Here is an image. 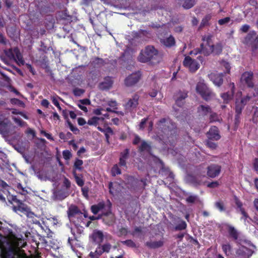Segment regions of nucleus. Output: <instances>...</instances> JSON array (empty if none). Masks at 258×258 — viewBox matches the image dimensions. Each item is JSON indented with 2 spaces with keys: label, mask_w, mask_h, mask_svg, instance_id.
I'll use <instances>...</instances> for the list:
<instances>
[{
  "label": "nucleus",
  "mask_w": 258,
  "mask_h": 258,
  "mask_svg": "<svg viewBox=\"0 0 258 258\" xmlns=\"http://www.w3.org/2000/svg\"><path fill=\"white\" fill-rule=\"evenodd\" d=\"M25 244L24 239L10 233L0 243V258H24L20 248Z\"/></svg>",
  "instance_id": "obj_1"
},
{
  "label": "nucleus",
  "mask_w": 258,
  "mask_h": 258,
  "mask_svg": "<svg viewBox=\"0 0 258 258\" xmlns=\"http://www.w3.org/2000/svg\"><path fill=\"white\" fill-rule=\"evenodd\" d=\"M155 139L166 144L173 145L176 140L175 124L169 118H162L156 124Z\"/></svg>",
  "instance_id": "obj_2"
},
{
  "label": "nucleus",
  "mask_w": 258,
  "mask_h": 258,
  "mask_svg": "<svg viewBox=\"0 0 258 258\" xmlns=\"http://www.w3.org/2000/svg\"><path fill=\"white\" fill-rule=\"evenodd\" d=\"M138 60L141 62H149L154 65L161 61V56L154 46L149 45L146 47L145 49L141 51Z\"/></svg>",
  "instance_id": "obj_3"
},
{
  "label": "nucleus",
  "mask_w": 258,
  "mask_h": 258,
  "mask_svg": "<svg viewBox=\"0 0 258 258\" xmlns=\"http://www.w3.org/2000/svg\"><path fill=\"white\" fill-rule=\"evenodd\" d=\"M202 40L203 42L201 44L200 48L195 49L190 52V54L194 53L195 55L198 53H201L205 56H208L212 53V47H213V42L210 36H204Z\"/></svg>",
  "instance_id": "obj_4"
},
{
  "label": "nucleus",
  "mask_w": 258,
  "mask_h": 258,
  "mask_svg": "<svg viewBox=\"0 0 258 258\" xmlns=\"http://www.w3.org/2000/svg\"><path fill=\"white\" fill-rule=\"evenodd\" d=\"M196 91L205 100L208 101L215 97V94L205 83L204 80H200L197 84Z\"/></svg>",
  "instance_id": "obj_5"
},
{
  "label": "nucleus",
  "mask_w": 258,
  "mask_h": 258,
  "mask_svg": "<svg viewBox=\"0 0 258 258\" xmlns=\"http://www.w3.org/2000/svg\"><path fill=\"white\" fill-rule=\"evenodd\" d=\"M12 208L14 212L23 213L26 215L27 217H31L34 215L30 208L21 200L17 202L14 206H12Z\"/></svg>",
  "instance_id": "obj_6"
},
{
  "label": "nucleus",
  "mask_w": 258,
  "mask_h": 258,
  "mask_svg": "<svg viewBox=\"0 0 258 258\" xmlns=\"http://www.w3.org/2000/svg\"><path fill=\"white\" fill-rule=\"evenodd\" d=\"M242 43L251 47L253 51L256 50L258 46V38L256 36V33L254 31L250 32L243 39Z\"/></svg>",
  "instance_id": "obj_7"
},
{
  "label": "nucleus",
  "mask_w": 258,
  "mask_h": 258,
  "mask_svg": "<svg viewBox=\"0 0 258 258\" xmlns=\"http://www.w3.org/2000/svg\"><path fill=\"white\" fill-rule=\"evenodd\" d=\"M0 134L5 138H8L12 134L10 121L2 114H0Z\"/></svg>",
  "instance_id": "obj_8"
},
{
  "label": "nucleus",
  "mask_w": 258,
  "mask_h": 258,
  "mask_svg": "<svg viewBox=\"0 0 258 258\" xmlns=\"http://www.w3.org/2000/svg\"><path fill=\"white\" fill-rule=\"evenodd\" d=\"M183 63L192 73L195 72L200 68L199 63L188 56L185 57Z\"/></svg>",
  "instance_id": "obj_9"
},
{
  "label": "nucleus",
  "mask_w": 258,
  "mask_h": 258,
  "mask_svg": "<svg viewBox=\"0 0 258 258\" xmlns=\"http://www.w3.org/2000/svg\"><path fill=\"white\" fill-rule=\"evenodd\" d=\"M141 79L140 72L133 73L128 76L124 80V84L127 87H132L135 85Z\"/></svg>",
  "instance_id": "obj_10"
},
{
  "label": "nucleus",
  "mask_w": 258,
  "mask_h": 258,
  "mask_svg": "<svg viewBox=\"0 0 258 258\" xmlns=\"http://www.w3.org/2000/svg\"><path fill=\"white\" fill-rule=\"evenodd\" d=\"M207 175L211 178L218 176L221 170V166L218 164H212L207 167Z\"/></svg>",
  "instance_id": "obj_11"
},
{
  "label": "nucleus",
  "mask_w": 258,
  "mask_h": 258,
  "mask_svg": "<svg viewBox=\"0 0 258 258\" xmlns=\"http://www.w3.org/2000/svg\"><path fill=\"white\" fill-rule=\"evenodd\" d=\"M253 74L252 72H245L241 76V81L249 88L254 86Z\"/></svg>",
  "instance_id": "obj_12"
},
{
  "label": "nucleus",
  "mask_w": 258,
  "mask_h": 258,
  "mask_svg": "<svg viewBox=\"0 0 258 258\" xmlns=\"http://www.w3.org/2000/svg\"><path fill=\"white\" fill-rule=\"evenodd\" d=\"M229 87L231 89L230 91L221 94V97L223 99L225 103H228L229 101L232 99L235 92V85L234 83H230L229 85Z\"/></svg>",
  "instance_id": "obj_13"
},
{
  "label": "nucleus",
  "mask_w": 258,
  "mask_h": 258,
  "mask_svg": "<svg viewBox=\"0 0 258 258\" xmlns=\"http://www.w3.org/2000/svg\"><path fill=\"white\" fill-rule=\"evenodd\" d=\"M223 75L222 73H212L209 75V78L217 86L220 87L223 82Z\"/></svg>",
  "instance_id": "obj_14"
},
{
  "label": "nucleus",
  "mask_w": 258,
  "mask_h": 258,
  "mask_svg": "<svg viewBox=\"0 0 258 258\" xmlns=\"http://www.w3.org/2000/svg\"><path fill=\"white\" fill-rule=\"evenodd\" d=\"M139 96L137 94L134 95L132 98H130L125 105V108L126 110L131 111L136 108L138 104Z\"/></svg>",
  "instance_id": "obj_15"
},
{
  "label": "nucleus",
  "mask_w": 258,
  "mask_h": 258,
  "mask_svg": "<svg viewBox=\"0 0 258 258\" xmlns=\"http://www.w3.org/2000/svg\"><path fill=\"white\" fill-rule=\"evenodd\" d=\"M67 214L70 220L71 221L75 215H81L82 213L77 206L72 204L69 207Z\"/></svg>",
  "instance_id": "obj_16"
},
{
  "label": "nucleus",
  "mask_w": 258,
  "mask_h": 258,
  "mask_svg": "<svg viewBox=\"0 0 258 258\" xmlns=\"http://www.w3.org/2000/svg\"><path fill=\"white\" fill-rule=\"evenodd\" d=\"M208 138L210 140L217 141L221 138L219 135L218 128L215 126H212L208 133Z\"/></svg>",
  "instance_id": "obj_17"
},
{
  "label": "nucleus",
  "mask_w": 258,
  "mask_h": 258,
  "mask_svg": "<svg viewBox=\"0 0 258 258\" xmlns=\"http://www.w3.org/2000/svg\"><path fill=\"white\" fill-rule=\"evenodd\" d=\"M243 106L240 102L239 100L237 99L235 102V112L236 115L235 117V123H238L239 122V116L241 113L242 109L244 108Z\"/></svg>",
  "instance_id": "obj_18"
},
{
  "label": "nucleus",
  "mask_w": 258,
  "mask_h": 258,
  "mask_svg": "<svg viewBox=\"0 0 258 258\" xmlns=\"http://www.w3.org/2000/svg\"><path fill=\"white\" fill-rule=\"evenodd\" d=\"M236 255L239 257L249 258L251 254L247 248L245 246H241L237 250Z\"/></svg>",
  "instance_id": "obj_19"
},
{
  "label": "nucleus",
  "mask_w": 258,
  "mask_h": 258,
  "mask_svg": "<svg viewBox=\"0 0 258 258\" xmlns=\"http://www.w3.org/2000/svg\"><path fill=\"white\" fill-rule=\"evenodd\" d=\"M113 84L112 79L110 77L105 78L104 81L99 85V87L102 90L109 89Z\"/></svg>",
  "instance_id": "obj_20"
},
{
  "label": "nucleus",
  "mask_w": 258,
  "mask_h": 258,
  "mask_svg": "<svg viewBox=\"0 0 258 258\" xmlns=\"http://www.w3.org/2000/svg\"><path fill=\"white\" fill-rule=\"evenodd\" d=\"M130 150L128 149H125L123 152L120 153L119 164L120 166H126V160L128 159L129 156Z\"/></svg>",
  "instance_id": "obj_21"
},
{
  "label": "nucleus",
  "mask_w": 258,
  "mask_h": 258,
  "mask_svg": "<svg viewBox=\"0 0 258 258\" xmlns=\"http://www.w3.org/2000/svg\"><path fill=\"white\" fill-rule=\"evenodd\" d=\"M139 151L140 152H146L150 154L151 151V144L145 141H142L140 146L139 147Z\"/></svg>",
  "instance_id": "obj_22"
},
{
  "label": "nucleus",
  "mask_w": 258,
  "mask_h": 258,
  "mask_svg": "<svg viewBox=\"0 0 258 258\" xmlns=\"http://www.w3.org/2000/svg\"><path fill=\"white\" fill-rule=\"evenodd\" d=\"M160 42L166 47H171L175 43L174 38L172 36L160 39Z\"/></svg>",
  "instance_id": "obj_23"
},
{
  "label": "nucleus",
  "mask_w": 258,
  "mask_h": 258,
  "mask_svg": "<svg viewBox=\"0 0 258 258\" xmlns=\"http://www.w3.org/2000/svg\"><path fill=\"white\" fill-rule=\"evenodd\" d=\"M164 242L162 240L159 241H149L145 243V245L148 248L155 249L161 247L163 245Z\"/></svg>",
  "instance_id": "obj_24"
},
{
  "label": "nucleus",
  "mask_w": 258,
  "mask_h": 258,
  "mask_svg": "<svg viewBox=\"0 0 258 258\" xmlns=\"http://www.w3.org/2000/svg\"><path fill=\"white\" fill-rule=\"evenodd\" d=\"M198 112L200 115H206L211 112V108L209 105H201L198 108Z\"/></svg>",
  "instance_id": "obj_25"
},
{
  "label": "nucleus",
  "mask_w": 258,
  "mask_h": 258,
  "mask_svg": "<svg viewBox=\"0 0 258 258\" xmlns=\"http://www.w3.org/2000/svg\"><path fill=\"white\" fill-rule=\"evenodd\" d=\"M94 241L97 243L101 242L103 238V234L100 231H94L92 235Z\"/></svg>",
  "instance_id": "obj_26"
},
{
  "label": "nucleus",
  "mask_w": 258,
  "mask_h": 258,
  "mask_svg": "<svg viewBox=\"0 0 258 258\" xmlns=\"http://www.w3.org/2000/svg\"><path fill=\"white\" fill-rule=\"evenodd\" d=\"M187 224L186 222L182 220H179L177 223L176 224L174 230L175 231H180L184 230L186 228Z\"/></svg>",
  "instance_id": "obj_27"
},
{
  "label": "nucleus",
  "mask_w": 258,
  "mask_h": 258,
  "mask_svg": "<svg viewBox=\"0 0 258 258\" xmlns=\"http://www.w3.org/2000/svg\"><path fill=\"white\" fill-rule=\"evenodd\" d=\"M16 49H18V48L15 47L13 49H9L7 50H6L5 54H6V56L11 59H14V60H16V57H15Z\"/></svg>",
  "instance_id": "obj_28"
},
{
  "label": "nucleus",
  "mask_w": 258,
  "mask_h": 258,
  "mask_svg": "<svg viewBox=\"0 0 258 258\" xmlns=\"http://www.w3.org/2000/svg\"><path fill=\"white\" fill-rule=\"evenodd\" d=\"M222 46L221 43H217L214 45L213 43V47H212V53L214 54H219L222 51Z\"/></svg>",
  "instance_id": "obj_29"
},
{
  "label": "nucleus",
  "mask_w": 258,
  "mask_h": 258,
  "mask_svg": "<svg viewBox=\"0 0 258 258\" xmlns=\"http://www.w3.org/2000/svg\"><path fill=\"white\" fill-rule=\"evenodd\" d=\"M15 53H16V62L19 64V66L21 65H24L25 63L24 60L23 58V57L19 51V49H16L15 50Z\"/></svg>",
  "instance_id": "obj_30"
},
{
  "label": "nucleus",
  "mask_w": 258,
  "mask_h": 258,
  "mask_svg": "<svg viewBox=\"0 0 258 258\" xmlns=\"http://www.w3.org/2000/svg\"><path fill=\"white\" fill-rule=\"evenodd\" d=\"M7 197L9 203L12 206H14L20 200L17 199L16 196L11 195L9 192H8Z\"/></svg>",
  "instance_id": "obj_31"
},
{
  "label": "nucleus",
  "mask_w": 258,
  "mask_h": 258,
  "mask_svg": "<svg viewBox=\"0 0 258 258\" xmlns=\"http://www.w3.org/2000/svg\"><path fill=\"white\" fill-rule=\"evenodd\" d=\"M103 253V250L101 247H98L95 252H91L89 255L91 258H98Z\"/></svg>",
  "instance_id": "obj_32"
},
{
  "label": "nucleus",
  "mask_w": 258,
  "mask_h": 258,
  "mask_svg": "<svg viewBox=\"0 0 258 258\" xmlns=\"http://www.w3.org/2000/svg\"><path fill=\"white\" fill-rule=\"evenodd\" d=\"M228 232L230 236L233 237L235 240L238 238V233L237 231L234 228V227L231 226H228Z\"/></svg>",
  "instance_id": "obj_33"
},
{
  "label": "nucleus",
  "mask_w": 258,
  "mask_h": 258,
  "mask_svg": "<svg viewBox=\"0 0 258 258\" xmlns=\"http://www.w3.org/2000/svg\"><path fill=\"white\" fill-rule=\"evenodd\" d=\"M195 4V0H184L182 7L185 9H189Z\"/></svg>",
  "instance_id": "obj_34"
},
{
  "label": "nucleus",
  "mask_w": 258,
  "mask_h": 258,
  "mask_svg": "<svg viewBox=\"0 0 258 258\" xmlns=\"http://www.w3.org/2000/svg\"><path fill=\"white\" fill-rule=\"evenodd\" d=\"M211 18V16L210 15L206 16L202 20V22L200 23V28L201 29L204 27L208 25L209 21L210 20Z\"/></svg>",
  "instance_id": "obj_35"
},
{
  "label": "nucleus",
  "mask_w": 258,
  "mask_h": 258,
  "mask_svg": "<svg viewBox=\"0 0 258 258\" xmlns=\"http://www.w3.org/2000/svg\"><path fill=\"white\" fill-rule=\"evenodd\" d=\"M12 119L15 121L16 123H17L19 126L21 127H26L27 126V123L22 120L20 118L13 117Z\"/></svg>",
  "instance_id": "obj_36"
},
{
  "label": "nucleus",
  "mask_w": 258,
  "mask_h": 258,
  "mask_svg": "<svg viewBox=\"0 0 258 258\" xmlns=\"http://www.w3.org/2000/svg\"><path fill=\"white\" fill-rule=\"evenodd\" d=\"M17 189L18 192L22 195H26L28 194L27 190L25 187H23L22 184L20 183L17 185Z\"/></svg>",
  "instance_id": "obj_37"
},
{
  "label": "nucleus",
  "mask_w": 258,
  "mask_h": 258,
  "mask_svg": "<svg viewBox=\"0 0 258 258\" xmlns=\"http://www.w3.org/2000/svg\"><path fill=\"white\" fill-rule=\"evenodd\" d=\"M100 118L96 116H94L88 120L87 123L89 125H96L98 124V121L99 120Z\"/></svg>",
  "instance_id": "obj_38"
},
{
  "label": "nucleus",
  "mask_w": 258,
  "mask_h": 258,
  "mask_svg": "<svg viewBox=\"0 0 258 258\" xmlns=\"http://www.w3.org/2000/svg\"><path fill=\"white\" fill-rule=\"evenodd\" d=\"M73 174H74V175L75 178V180H76V181L77 184L80 186H82L84 184V182L83 180L81 177H80L77 175V174H76L75 171H73Z\"/></svg>",
  "instance_id": "obj_39"
},
{
  "label": "nucleus",
  "mask_w": 258,
  "mask_h": 258,
  "mask_svg": "<svg viewBox=\"0 0 258 258\" xmlns=\"http://www.w3.org/2000/svg\"><path fill=\"white\" fill-rule=\"evenodd\" d=\"M83 162L82 160L78 159H76L74 163V168L76 169L81 170L82 169V165H83Z\"/></svg>",
  "instance_id": "obj_40"
},
{
  "label": "nucleus",
  "mask_w": 258,
  "mask_h": 258,
  "mask_svg": "<svg viewBox=\"0 0 258 258\" xmlns=\"http://www.w3.org/2000/svg\"><path fill=\"white\" fill-rule=\"evenodd\" d=\"M211 140H210L208 139V140L206 142V145L208 148H210L211 149H216L217 147V145L216 143L213 142Z\"/></svg>",
  "instance_id": "obj_41"
},
{
  "label": "nucleus",
  "mask_w": 258,
  "mask_h": 258,
  "mask_svg": "<svg viewBox=\"0 0 258 258\" xmlns=\"http://www.w3.org/2000/svg\"><path fill=\"white\" fill-rule=\"evenodd\" d=\"M111 173L113 176L121 174L120 169L118 168L117 165H114L111 169Z\"/></svg>",
  "instance_id": "obj_42"
},
{
  "label": "nucleus",
  "mask_w": 258,
  "mask_h": 258,
  "mask_svg": "<svg viewBox=\"0 0 258 258\" xmlns=\"http://www.w3.org/2000/svg\"><path fill=\"white\" fill-rule=\"evenodd\" d=\"M210 120L211 122L220 121V118L216 113H212L210 116Z\"/></svg>",
  "instance_id": "obj_43"
},
{
  "label": "nucleus",
  "mask_w": 258,
  "mask_h": 258,
  "mask_svg": "<svg viewBox=\"0 0 258 258\" xmlns=\"http://www.w3.org/2000/svg\"><path fill=\"white\" fill-rule=\"evenodd\" d=\"M93 62L95 65H96L98 67H101L104 63V60L99 57L95 58Z\"/></svg>",
  "instance_id": "obj_44"
},
{
  "label": "nucleus",
  "mask_w": 258,
  "mask_h": 258,
  "mask_svg": "<svg viewBox=\"0 0 258 258\" xmlns=\"http://www.w3.org/2000/svg\"><path fill=\"white\" fill-rule=\"evenodd\" d=\"M84 92H85L84 90H83L82 89L78 88H76L74 89L73 90V93H74V95L76 96H80L82 94H83L84 93Z\"/></svg>",
  "instance_id": "obj_45"
},
{
  "label": "nucleus",
  "mask_w": 258,
  "mask_h": 258,
  "mask_svg": "<svg viewBox=\"0 0 258 258\" xmlns=\"http://www.w3.org/2000/svg\"><path fill=\"white\" fill-rule=\"evenodd\" d=\"M121 243L123 244H125L128 247H136V244L132 240H126L125 241H121Z\"/></svg>",
  "instance_id": "obj_46"
},
{
  "label": "nucleus",
  "mask_w": 258,
  "mask_h": 258,
  "mask_svg": "<svg viewBox=\"0 0 258 258\" xmlns=\"http://www.w3.org/2000/svg\"><path fill=\"white\" fill-rule=\"evenodd\" d=\"M222 249L224 253L228 255L230 253L231 246L229 244H224L222 245Z\"/></svg>",
  "instance_id": "obj_47"
},
{
  "label": "nucleus",
  "mask_w": 258,
  "mask_h": 258,
  "mask_svg": "<svg viewBox=\"0 0 258 258\" xmlns=\"http://www.w3.org/2000/svg\"><path fill=\"white\" fill-rule=\"evenodd\" d=\"M216 208L218 209L220 211H223L225 210L223 203L221 201H217L215 204Z\"/></svg>",
  "instance_id": "obj_48"
},
{
  "label": "nucleus",
  "mask_w": 258,
  "mask_h": 258,
  "mask_svg": "<svg viewBox=\"0 0 258 258\" xmlns=\"http://www.w3.org/2000/svg\"><path fill=\"white\" fill-rule=\"evenodd\" d=\"M221 64L223 67H224L226 69V72L227 73H229L230 72V66L228 62L224 60H222L221 62Z\"/></svg>",
  "instance_id": "obj_49"
},
{
  "label": "nucleus",
  "mask_w": 258,
  "mask_h": 258,
  "mask_svg": "<svg viewBox=\"0 0 258 258\" xmlns=\"http://www.w3.org/2000/svg\"><path fill=\"white\" fill-rule=\"evenodd\" d=\"M187 96L186 93L180 92L177 94L176 99H179L180 100L184 101Z\"/></svg>",
  "instance_id": "obj_50"
},
{
  "label": "nucleus",
  "mask_w": 258,
  "mask_h": 258,
  "mask_svg": "<svg viewBox=\"0 0 258 258\" xmlns=\"http://www.w3.org/2000/svg\"><path fill=\"white\" fill-rule=\"evenodd\" d=\"M250 99V96H246L245 97L242 98L240 100H239V102L245 106V105L249 101Z\"/></svg>",
  "instance_id": "obj_51"
},
{
  "label": "nucleus",
  "mask_w": 258,
  "mask_h": 258,
  "mask_svg": "<svg viewBox=\"0 0 258 258\" xmlns=\"http://www.w3.org/2000/svg\"><path fill=\"white\" fill-rule=\"evenodd\" d=\"M230 21V17H226L223 19H221L219 20L218 23L220 25H223L226 24L228 23Z\"/></svg>",
  "instance_id": "obj_52"
},
{
  "label": "nucleus",
  "mask_w": 258,
  "mask_h": 258,
  "mask_svg": "<svg viewBox=\"0 0 258 258\" xmlns=\"http://www.w3.org/2000/svg\"><path fill=\"white\" fill-rule=\"evenodd\" d=\"M63 157L66 160H69L72 157V154L69 150H64L62 152Z\"/></svg>",
  "instance_id": "obj_53"
},
{
  "label": "nucleus",
  "mask_w": 258,
  "mask_h": 258,
  "mask_svg": "<svg viewBox=\"0 0 258 258\" xmlns=\"http://www.w3.org/2000/svg\"><path fill=\"white\" fill-rule=\"evenodd\" d=\"M0 186L3 188V190H4L6 191L7 192H9L8 189L9 186L8 185V184L5 182L4 181L0 179Z\"/></svg>",
  "instance_id": "obj_54"
},
{
  "label": "nucleus",
  "mask_w": 258,
  "mask_h": 258,
  "mask_svg": "<svg viewBox=\"0 0 258 258\" xmlns=\"http://www.w3.org/2000/svg\"><path fill=\"white\" fill-rule=\"evenodd\" d=\"M198 199V197L196 196H190L187 197L186 199L187 202L189 203H195Z\"/></svg>",
  "instance_id": "obj_55"
},
{
  "label": "nucleus",
  "mask_w": 258,
  "mask_h": 258,
  "mask_svg": "<svg viewBox=\"0 0 258 258\" xmlns=\"http://www.w3.org/2000/svg\"><path fill=\"white\" fill-rule=\"evenodd\" d=\"M8 192L6 191L0 189V200L2 202H6V198H5L4 194L5 195H7Z\"/></svg>",
  "instance_id": "obj_56"
},
{
  "label": "nucleus",
  "mask_w": 258,
  "mask_h": 258,
  "mask_svg": "<svg viewBox=\"0 0 258 258\" xmlns=\"http://www.w3.org/2000/svg\"><path fill=\"white\" fill-rule=\"evenodd\" d=\"M111 248V245L108 243L105 244L102 246L101 249L104 252H108Z\"/></svg>",
  "instance_id": "obj_57"
},
{
  "label": "nucleus",
  "mask_w": 258,
  "mask_h": 258,
  "mask_svg": "<svg viewBox=\"0 0 258 258\" xmlns=\"http://www.w3.org/2000/svg\"><path fill=\"white\" fill-rule=\"evenodd\" d=\"M148 120V118H144L142 119L140 124H139V129L141 130H144L145 128V124L146 123V122Z\"/></svg>",
  "instance_id": "obj_58"
},
{
  "label": "nucleus",
  "mask_w": 258,
  "mask_h": 258,
  "mask_svg": "<svg viewBox=\"0 0 258 258\" xmlns=\"http://www.w3.org/2000/svg\"><path fill=\"white\" fill-rule=\"evenodd\" d=\"M79 102L83 105H89L91 104V101L88 99H84L78 101Z\"/></svg>",
  "instance_id": "obj_59"
},
{
  "label": "nucleus",
  "mask_w": 258,
  "mask_h": 258,
  "mask_svg": "<svg viewBox=\"0 0 258 258\" xmlns=\"http://www.w3.org/2000/svg\"><path fill=\"white\" fill-rule=\"evenodd\" d=\"M250 26L248 25L245 24L241 26L240 30L244 33L247 32L249 29Z\"/></svg>",
  "instance_id": "obj_60"
},
{
  "label": "nucleus",
  "mask_w": 258,
  "mask_h": 258,
  "mask_svg": "<svg viewBox=\"0 0 258 258\" xmlns=\"http://www.w3.org/2000/svg\"><path fill=\"white\" fill-rule=\"evenodd\" d=\"M235 204L236 205V206H237V207L238 208H239L240 211L241 210V209H243L242 207V203L236 197L235 198Z\"/></svg>",
  "instance_id": "obj_61"
},
{
  "label": "nucleus",
  "mask_w": 258,
  "mask_h": 258,
  "mask_svg": "<svg viewBox=\"0 0 258 258\" xmlns=\"http://www.w3.org/2000/svg\"><path fill=\"white\" fill-rule=\"evenodd\" d=\"M141 141V139L138 135L135 136V138L133 141V144L134 145L138 144Z\"/></svg>",
  "instance_id": "obj_62"
},
{
  "label": "nucleus",
  "mask_w": 258,
  "mask_h": 258,
  "mask_svg": "<svg viewBox=\"0 0 258 258\" xmlns=\"http://www.w3.org/2000/svg\"><path fill=\"white\" fill-rule=\"evenodd\" d=\"M69 127L70 130L74 132L75 134H77V132H79V130L75 126H74L71 123L69 122Z\"/></svg>",
  "instance_id": "obj_63"
},
{
  "label": "nucleus",
  "mask_w": 258,
  "mask_h": 258,
  "mask_svg": "<svg viewBox=\"0 0 258 258\" xmlns=\"http://www.w3.org/2000/svg\"><path fill=\"white\" fill-rule=\"evenodd\" d=\"M91 211L94 214H97L100 211L96 205H93L91 207Z\"/></svg>",
  "instance_id": "obj_64"
}]
</instances>
